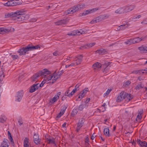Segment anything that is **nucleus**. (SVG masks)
Returning a JSON list of instances; mask_svg holds the SVG:
<instances>
[{"instance_id":"4be33fe9","label":"nucleus","mask_w":147,"mask_h":147,"mask_svg":"<svg viewBox=\"0 0 147 147\" xmlns=\"http://www.w3.org/2000/svg\"><path fill=\"white\" fill-rule=\"evenodd\" d=\"M146 46H142L138 48V49L141 52L146 53Z\"/></svg>"},{"instance_id":"37998d69","label":"nucleus","mask_w":147,"mask_h":147,"mask_svg":"<svg viewBox=\"0 0 147 147\" xmlns=\"http://www.w3.org/2000/svg\"><path fill=\"white\" fill-rule=\"evenodd\" d=\"M95 44V43L94 42H93L92 43H90V44H87L86 45V46L89 47H93Z\"/></svg>"},{"instance_id":"6e6552de","label":"nucleus","mask_w":147,"mask_h":147,"mask_svg":"<svg viewBox=\"0 0 147 147\" xmlns=\"http://www.w3.org/2000/svg\"><path fill=\"white\" fill-rule=\"evenodd\" d=\"M83 57V56L82 55H80L76 57V58H77V59L74 61L76 65H79L81 63L82 61Z\"/></svg>"},{"instance_id":"7c9ffc66","label":"nucleus","mask_w":147,"mask_h":147,"mask_svg":"<svg viewBox=\"0 0 147 147\" xmlns=\"http://www.w3.org/2000/svg\"><path fill=\"white\" fill-rule=\"evenodd\" d=\"M78 110L77 109H74L71 113V115L72 117H74L75 115H76L78 112Z\"/></svg>"},{"instance_id":"6e6d98bb","label":"nucleus","mask_w":147,"mask_h":147,"mask_svg":"<svg viewBox=\"0 0 147 147\" xmlns=\"http://www.w3.org/2000/svg\"><path fill=\"white\" fill-rule=\"evenodd\" d=\"M70 66L73 67L76 66V63L74 62H73L71 63L70 64Z\"/></svg>"},{"instance_id":"338daca9","label":"nucleus","mask_w":147,"mask_h":147,"mask_svg":"<svg viewBox=\"0 0 147 147\" xmlns=\"http://www.w3.org/2000/svg\"><path fill=\"white\" fill-rule=\"evenodd\" d=\"M131 83V82L129 81H127L125 83V84L127 85H129Z\"/></svg>"},{"instance_id":"6ab92c4d","label":"nucleus","mask_w":147,"mask_h":147,"mask_svg":"<svg viewBox=\"0 0 147 147\" xmlns=\"http://www.w3.org/2000/svg\"><path fill=\"white\" fill-rule=\"evenodd\" d=\"M135 7V6L134 5H130L129 6L125 7L124 9V12H126L129 11L133 10Z\"/></svg>"},{"instance_id":"c85d7f7f","label":"nucleus","mask_w":147,"mask_h":147,"mask_svg":"<svg viewBox=\"0 0 147 147\" xmlns=\"http://www.w3.org/2000/svg\"><path fill=\"white\" fill-rule=\"evenodd\" d=\"M9 30H7V29H5L3 28H0V34H3L5 32H8Z\"/></svg>"},{"instance_id":"e2e57ef3","label":"nucleus","mask_w":147,"mask_h":147,"mask_svg":"<svg viewBox=\"0 0 147 147\" xmlns=\"http://www.w3.org/2000/svg\"><path fill=\"white\" fill-rule=\"evenodd\" d=\"M85 94L84 93H83V92H82V93H80L79 95L81 96L82 98H83Z\"/></svg>"},{"instance_id":"f8f14e48","label":"nucleus","mask_w":147,"mask_h":147,"mask_svg":"<svg viewBox=\"0 0 147 147\" xmlns=\"http://www.w3.org/2000/svg\"><path fill=\"white\" fill-rule=\"evenodd\" d=\"M9 144V142L7 139H4L3 141L1 143L0 147H8Z\"/></svg>"},{"instance_id":"20e7f679","label":"nucleus","mask_w":147,"mask_h":147,"mask_svg":"<svg viewBox=\"0 0 147 147\" xmlns=\"http://www.w3.org/2000/svg\"><path fill=\"white\" fill-rule=\"evenodd\" d=\"M126 93L124 92H121L117 98V101L120 102L123 100L126 97Z\"/></svg>"},{"instance_id":"473e14b6","label":"nucleus","mask_w":147,"mask_h":147,"mask_svg":"<svg viewBox=\"0 0 147 147\" xmlns=\"http://www.w3.org/2000/svg\"><path fill=\"white\" fill-rule=\"evenodd\" d=\"M97 22L102 21L103 20V17L102 15L96 18Z\"/></svg>"},{"instance_id":"5fc2aeb1","label":"nucleus","mask_w":147,"mask_h":147,"mask_svg":"<svg viewBox=\"0 0 147 147\" xmlns=\"http://www.w3.org/2000/svg\"><path fill=\"white\" fill-rule=\"evenodd\" d=\"M53 54L54 56H58L59 55V54L58 53V52L57 51L54 52Z\"/></svg>"},{"instance_id":"ea45409f","label":"nucleus","mask_w":147,"mask_h":147,"mask_svg":"<svg viewBox=\"0 0 147 147\" xmlns=\"http://www.w3.org/2000/svg\"><path fill=\"white\" fill-rule=\"evenodd\" d=\"M143 87L141 85H138L135 87V89L136 90H139L141 88H143Z\"/></svg>"},{"instance_id":"2eb2a0df","label":"nucleus","mask_w":147,"mask_h":147,"mask_svg":"<svg viewBox=\"0 0 147 147\" xmlns=\"http://www.w3.org/2000/svg\"><path fill=\"white\" fill-rule=\"evenodd\" d=\"M17 100L18 102H20L23 96V92L22 91H20L17 92Z\"/></svg>"},{"instance_id":"49530a36","label":"nucleus","mask_w":147,"mask_h":147,"mask_svg":"<svg viewBox=\"0 0 147 147\" xmlns=\"http://www.w3.org/2000/svg\"><path fill=\"white\" fill-rule=\"evenodd\" d=\"M63 114H61V112H60L56 117V120H57Z\"/></svg>"},{"instance_id":"9b49d317","label":"nucleus","mask_w":147,"mask_h":147,"mask_svg":"<svg viewBox=\"0 0 147 147\" xmlns=\"http://www.w3.org/2000/svg\"><path fill=\"white\" fill-rule=\"evenodd\" d=\"M61 92H59L57 95H55V96L50 100V102L51 103H53L56 101L59 98V96L60 95Z\"/></svg>"},{"instance_id":"69168bd1","label":"nucleus","mask_w":147,"mask_h":147,"mask_svg":"<svg viewBox=\"0 0 147 147\" xmlns=\"http://www.w3.org/2000/svg\"><path fill=\"white\" fill-rule=\"evenodd\" d=\"M137 142L138 144H139L141 146V143L142 142L140 140H138L137 141Z\"/></svg>"},{"instance_id":"aec40b11","label":"nucleus","mask_w":147,"mask_h":147,"mask_svg":"<svg viewBox=\"0 0 147 147\" xmlns=\"http://www.w3.org/2000/svg\"><path fill=\"white\" fill-rule=\"evenodd\" d=\"M63 73V70H61L60 71H59L57 73H54L55 77H56V79L57 80L61 75Z\"/></svg>"},{"instance_id":"1a4fd4ad","label":"nucleus","mask_w":147,"mask_h":147,"mask_svg":"<svg viewBox=\"0 0 147 147\" xmlns=\"http://www.w3.org/2000/svg\"><path fill=\"white\" fill-rule=\"evenodd\" d=\"M97 9L96 8L90 10H87L85 11V12H84L80 14V16H82L84 15L85 16L87 15L89 13H92L93 12H94L97 10Z\"/></svg>"},{"instance_id":"b1692460","label":"nucleus","mask_w":147,"mask_h":147,"mask_svg":"<svg viewBox=\"0 0 147 147\" xmlns=\"http://www.w3.org/2000/svg\"><path fill=\"white\" fill-rule=\"evenodd\" d=\"M6 6H10L14 5L13 1H8L7 3L4 4Z\"/></svg>"},{"instance_id":"052dcab7","label":"nucleus","mask_w":147,"mask_h":147,"mask_svg":"<svg viewBox=\"0 0 147 147\" xmlns=\"http://www.w3.org/2000/svg\"><path fill=\"white\" fill-rule=\"evenodd\" d=\"M69 90L68 89L67 90V91L65 93V95L66 96H67L68 94H69Z\"/></svg>"},{"instance_id":"9d476101","label":"nucleus","mask_w":147,"mask_h":147,"mask_svg":"<svg viewBox=\"0 0 147 147\" xmlns=\"http://www.w3.org/2000/svg\"><path fill=\"white\" fill-rule=\"evenodd\" d=\"M34 142L37 145L40 144V140L39 138V136L38 134H35L33 137Z\"/></svg>"},{"instance_id":"39448f33","label":"nucleus","mask_w":147,"mask_h":147,"mask_svg":"<svg viewBox=\"0 0 147 147\" xmlns=\"http://www.w3.org/2000/svg\"><path fill=\"white\" fill-rule=\"evenodd\" d=\"M28 51H29V50L27 46L25 47H23L22 49H20L18 51V52L19 53L20 55H25L26 53H28Z\"/></svg>"},{"instance_id":"bf43d9fd","label":"nucleus","mask_w":147,"mask_h":147,"mask_svg":"<svg viewBox=\"0 0 147 147\" xmlns=\"http://www.w3.org/2000/svg\"><path fill=\"white\" fill-rule=\"evenodd\" d=\"M74 93L72 91L71 92V93H69L68 95V96L69 97H71Z\"/></svg>"},{"instance_id":"393cba45","label":"nucleus","mask_w":147,"mask_h":147,"mask_svg":"<svg viewBox=\"0 0 147 147\" xmlns=\"http://www.w3.org/2000/svg\"><path fill=\"white\" fill-rule=\"evenodd\" d=\"M104 132L105 136L108 137L109 136V129L108 128H105L104 130Z\"/></svg>"},{"instance_id":"f03ea898","label":"nucleus","mask_w":147,"mask_h":147,"mask_svg":"<svg viewBox=\"0 0 147 147\" xmlns=\"http://www.w3.org/2000/svg\"><path fill=\"white\" fill-rule=\"evenodd\" d=\"M19 12V15L17 14L16 16H15L14 19L18 22H21L24 20L25 19L24 16L25 12V11L24 9H20L16 11V13Z\"/></svg>"},{"instance_id":"680f3d73","label":"nucleus","mask_w":147,"mask_h":147,"mask_svg":"<svg viewBox=\"0 0 147 147\" xmlns=\"http://www.w3.org/2000/svg\"><path fill=\"white\" fill-rule=\"evenodd\" d=\"M141 118L142 117H141L140 115H138L136 118V120H137V119L140 120L141 119Z\"/></svg>"},{"instance_id":"412c9836","label":"nucleus","mask_w":147,"mask_h":147,"mask_svg":"<svg viewBox=\"0 0 147 147\" xmlns=\"http://www.w3.org/2000/svg\"><path fill=\"white\" fill-rule=\"evenodd\" d=\"M96 52L98 53L99 54L103 55L106 52V51L105 49H101L99 50H98L96 51Z\"/></svg>"},{"instance_id":"0e129e2a","label":"nucleus","mask_w":147,"mask_h":147,"mask_svg":"<svg viewBox=\"0 0 147 147\" xmlns=\"http://www.w3.org/2000/svg\"><path fill=\"white\" fill-rule=\"evenodd\" d=\"M86 45H84V46H82V47H81L80 48V49H86Z\"/></svg>"},{"instance_id":"a211bd4d","label":"nucleus","mask_w":147,"mask_h":147,"mask_svg":"<svg viewBox=\"0 0 147 147\" xmlns=\"http://www.w3.org/2000/svg\"><path fill=\"white\" fill-rule=\"evenodd\" d=\"M29 51H31L35 49H38V48H40V47L38 45L35 46H30V45H28Z\"/></svg>"},{"instance_id":"774afa93","label":"nucleus","mask_w":147,"mask_h":147,"mask_svg":"<svg viewBox=\"0 0 147 147\" xmlns=\"http://www.w3.org/2000/svg\"><path fill=\"white\" fill-rule=\"evenodd\" d=\"M24 147H29V145L27 143H24Z\"/></svg>"},{"instance_id":"f704fd0d","label":"nucleus","mask_w":147,"mask_h":147,"mask_svg":"<svg viewBox=\"0 0 147 147\" xmlns=\"http://www.w3.org/2000/svg\"><path fill=\"white\" fill-rule=\"evenodd\" d=\"M128 26L127 24H124L121 25V26H122L121 28V30H123L125 28H127Z\"/></svg>"},{"instance_id":"a878e982","label":"nucleus","mask_w":147,"mask_h":147,"mask_svg":"<svg viewBox=\"0 0 147 147\" xmlns=\"http://www.w3.org/2000/svg\"><path fill=\"white\" fill-rule=\"evenodd\" d=\"M124 12H124V9L123 10V9L122 8L118 9L115 11V13L119 14H121Z\"/></svg>"},{"instance_id":"f257e3e1","label":"nucleus","mask_w":147,"mask_h":147,"mask_svg":"<svg viewBox=\"0 0 147 147\" xmlns=\"http://www.w3.org/2000/svg\"><path fill=\"white\" fill-rule=\"evenodd\" d=\"M49 73L50 72L48 69H45L42 70L39 72L38 73H36L33 75L31 78L32 81L33 82L36 81L37 80L38 78L39 77H42L43 76H46L47 74H49Z\"/></svg>"},{"instance_id":"8fccbe9b","label":"nucleus","mask_w":147,"mask_h":147,"mask_svg":"<svg viewBox=\"0 0 147 147\" xmlns=\"http://www.w3.org/2000/svg\"><path fill=\"white\" fill-rule=\"evenodd\" d=\"M86 32L82 30V29L80 30V31L78 30V34H82L85 33Z\"/></svg>"},{"instance_id":"c756f323","label":"nucleus","mask_w":147,"mask_h":147,"mask_svg":"<svg viewBox=\"0 0 147 147\" xmlns=\"http://www.w3.org/2000/svg\"><path fill=\"white\" fill-rule=\"evenodd\" d=\"M126 97L128 99L129 101H130L133 98V96L130 94H127L126 93Z\"/></svg>"},{"instance_id":"79ce46f5","label":"nucleus","mask_w":147,"mask_h":147,"mask_svg":"<svg viewBox=\"0 0 147 147\" xmlns=\"http://www.w3.org/2000/svg\"><path fill=\"white\" fill-rule=\"evenodd\" d=\"M141 146L142 147H147V143L145 141L142 142L141 143Z\"/></svg>"},{"instance_id":"e433bc0d","label":"nucleus","mask_w":147,"mask_h":147,"mask_svg":"<svg viewBox=\"0 0 147 147\" xmlns=\"http://www.w3.org/2000/svg\"><path fill=\"white\" fill-rule=\"evenodd\" d=\"M126 45H131L133 44L131 39H129L127 40L126 41L124 42Z\"/></svg>"},{"instance_id":"13d9d810","label":"nucleus","mask_w":147,"mask_h":147,"mask_svg":"<svg viewBox=\"0 0 147 147\" xmlns=\"http://www.w3.org/2000/svg\"><path fill=\"white\" fill-rule=\"evenodd\" d=\"M103 17V20L105 19H107L109 18V16L107 15L102 16Z\"/></svg>"},{"instance_id":"4c0bfd02","label":"nucleus","mask_w":147,"mask_h":147,"mask_svg":"<svg viewBox=\"0 0 147 147\" xmlns=\"http://www.w3.org/2000/svg\"><path fill=\"white\" fill-rule=\"evenodd\" d=\"M112 89H108L107 90L106 92V93H105L104 94V95L105 96H104V97H105V96H107L108 94L110 93V92L111 91Z\"/></svg>"},{"instance_id":"423d86ee","label":"nucleus","mask_w":147,"mask_h":147,"mask_svg":"<svg viewBox=\"0 0 147 147\" xmlns=\"http://www.w3.org/2000/svg\"><path fill=\"white\" fill-rule=\"evenodd\" d=\"M84 121V119H82L81 120H80L79 121L78 123L77 124V127H76V131L77 132H78L79 131L80 129L83 126Z\"/></svg>"},{"instance_id":"4468645a","label":"nucleus","mask_w":147,"mask_h":147,"mask_svg":"<svg viewBox=\"0 0 147 147\" xmlns=\"http://www.w3.org/2000/svg\"><path fill=\"white\" fill-rule=\"evenodd\" d=\"M19 12H18V13H16V12H12L9 13H8L7 15H5V17L6 18H8L9 17L13 18L15 16H16L17 14L19 15Z\"/></svg>"},{"instance_id":"a18cd8bd","label":"nucleus","mask_w":147,"mask_h":147,"mask_svg":"<svg viewBox=\"0 0 147 147\" xmlns=\"http://www.w3.org/2000/svg\"><path fill=\"white\" fill-rule=\"evenodd\" d=\"M11 57L13 60L16 59L18 57V55H12Z\"/></svg>"},{"instance_id":"c9c22d12","label":"nucleus","mask_w":147,"mask_h":147,"mask_svg":"<svg viewBox=\"0 0 147 147\" xmlns=\"http://www.w3.org/2000/svg\"><path fill=\"white\" fill-rule=\"evenodd\" d=\"M71 32L72 34H73V36L80 35V34H78V30H74Z\"/></svg>"},{"instance_id":"72a5a7b5","label":"nucleus","mask_w":147,"mask_h":147,"mask_svg":"<svg viewBox=\"0 0 147 147\" xmlns=\"http://www.w3.org/2000/svg\"><path fill=\"white\" fill-rule=\"evenodd\" d=\"M74 12L73 11V9H72L71 8L67 11H66L65 13L66 15H68L71 13H73Z\"/></svg>"},{"instance_id":"0eeeda50","label":"nucleus","mask_w":147,"mask_h":147,"mask_svg":"<svg viewBox=\"0 0 147 147\" xmlns=\"http://www.w3.org/2000/svg\"><path fill=\"white\" fill-rule=\"evenodd\" d=\"M68 22V20L67 19H63L55 22V24L56 25H62L67 24Z\"/></svg>"},{"instance_id":"3c124183","label":"nucleus","mask_w":147,"mask_h":147,"mask_svg":"<svg viewBox=\"0 0 147 147\" xmlns=\"http://www.w3.org/2000/svg\"><path fill=\"white\" fill-rule=\"evenodd\" d=\"M88 91V88H86L82 91V92H83V93H84V94H86Z\"/></svg>"},{"instance_id":"58836bf2","label":"nucleus","mask_w":147,"mask_h":147,"mask_svg":"<svg viewBox=\"0 0 147 147\" xmlns=\"http://www.w3.org/2000/svg\"><path fill=\"white\" fill-rule=\"evenodd\" d=\"M67 108V107L66 106H64L63 108L61 110V111L60 112H61V113L63 114V115Z\"/></svg>"},{"instance_id":"bb28decb","label":"nucleus","mask_w":147,"mask_h":147,"mask_svg":"<svg viewBox=\"0 0 147 147\" xmlns=\"http://www.w3.org/2000/svg\"><path fill=\"white\" fill-rule=\"evenodd\" d=\"M111 63L110 62H106L104 64L102 65V68L105 70L106 68L108 67Z\"/></svg>"},{"instance_id":"5701e85b","label":"nucleus","mask_w":147,"mask_h":147,"mask_svg":"<svg viewBox=\"0 0 147 147\" xmlns=\"http://www.w3.org/2000/svg\"><path fill=\"white\" fill-rule=\"evenodd\" d=\"M86 7V5L84 3L78 4L77 5V7L79 10H81L84 8Z\"/></svg>"},{"instance_id":"ddd939ff","label":"nucleus","mask_w":147,"mask_h":147,"mask_svg":"<svg viewBox=\"0 0 147 147\" xmlns=\"http://www.w3.org/2000/svg\"><path fill=\"white\" fill-rule=\"evenodd\" d=\"M38 84H33L31 87V88L29 90V92H34L35 90H37L39 87Z\"/></svg>"},{"instance_id":"864d4df0","label":"nucleus","mask_w":147,"mask_h":147,"mask_svg":"<svg viewBox=\"0 0 147 147\" xmlns=\"http://www.w3.org/2000/svg\"><path fill=\"white\" fill-rule=\"evenodd\" d=\"M5 77V75L2 74L1 75H0V80H2L3 78H4Z\"/></svg>"},{"instance_id":"4d7b16f0","label":"nucleus","mask_w":147,"mask_h":147,"mask_svg":"<svg viewBox=\"0 0 147 147\" xmlns=\"http://www.w3.org/2000/svg\"><path fill=\"white\" fill-rule=\"evenodd\" d=\"M18 123L20 125H22L23 123L22 120V119H20L18 121Z\"/></svg>"},{"instance_id":"dca6fc26","label":"nucleus","mask_w":147,"mask_h":147,"mask_svg":"<svg viewBox=\"0 0 147 147\" xmlns=\"http://www.w3.org/2000/svg\"><path fill=\"white\" fill-rule=\"evenodd\" d=\"M101 66L102 65L101 64L99 63L98 62H96L93 64L92 65V67L94 69L98 70L101 68Z\"/></svg>"},{"instance_id":"de8ad7c7","label":"nucleus","mask_w":147,"mask_h":147,"mask_svg":"<svg viewBox=\"0 0 147 147\" xmlns=\"http://www.w3.org/2000/svg\"><path fill=\"white\" fill-rule=\"evenodd\" d=\"M29 142V139L27 138H26L24 140V143H27L28 144Z\"/></svg>"},{"instance_id":"09e8293b","label":"nucleus","mask_w":147,"mask_h":147,"mask_svg":"<svg viewBox=\"0 0 147 147\" xmlns=\"http://www.w3.org/2000/svg\"><path fill=\"white\" fill-rule=\"evenodd\" d=\"M77 5L76 6H74L73 7L72 9H73V12H76L78 10V9H77Z\"/></svg>"},{"instance_id":"7ed1b4c3","label":"nucleus","mask_w":147,"mask_h":147,"mask_svg":"<svg viewBox=\"0 0 147 147\" xmlns=\"http://www.w3.org/2000/svg\"><path fill=\"white\" fill-rule=\"evenodd\" d=\"M50 73L49 74H47L46 76H43L42 77H44L45 78V80H46L47 81H49L51 80L52 81H51L50 82L52 83H53L55 82L57 80L56 79V77L54 73H53L52 75H51L50 74L51 73V72L49 71Z\"/></svg>"},{"instance_id":"cd10ccee","label":"nucleus","mask_w":147,"mask_h":147,"mask_svg":"<svg viewBox=\"0 0 147 147\" xmlns=\"http://www.w3.org/2000/svg\"><path fill=\"white\" fill-rule=\"evenodd\" d=\"M132 44L138 43L139 42V37H137L131 39Z\"/></svg>"},{"instance_id":"603ef678","label":"nucleus","mask_w":147,"mask_h":147,"mask_svg":"<svg viewBox=\"0 0 147 147\" xmlns=\"http://www.w3.org/2000/svg\"><path fill=\"white\" fill-rule=\"evenodd\" d=\"M84 109V106L82 105H80L79 107V110L80 111Z\"/></svg>"},{"instance_id":"a19ab883","label":"nucleus","mask_w":147,"mask_h":147,"mask_svg":"<svg viewBox=\"0 0 147 147\" xmlns=\"http://www.w3.org/2000/svg\"><path fill=\"white\" fill-rule=\"evenodd\" d=\"M89 142V138L88 136H86L85 138V142L86 145H88L89 144L88 142Z\"/></svg>"},{"instance_id":"f3484780","label":"nucleus","mask_w":147,"mask_h":147,"mask_svg":"<svg viewBox=\"0 0 147 147\" xmlns=\"http://www.w3.org/2000/svg\"><path fill=\"white\" fill-rule=\"evenodd\" d=\"M46 139L48 144H54L55 145H56L55 144V139L52 137H49V138H47Z\"/></svg>"},{"instance_id":"2f4dec72","label":"nucleus","mask_w":147,"mask_h":147,"mask_svg":"<svg viewBox=\"0 0 147 147\" xmlns=\"http://www.w3.org/2000/svg\"><path fill=\"white\" fill-rule=\"evenodd\" d=\"M142 71V69L133 71H132L131 73L134 74H139L140 75L141 74V72Z\"/></svg>"},{"instance_id":"c03bdc74","label":"nucleus","mask_w":147,"mask_h":147,"mask_svg":"<svg viewBox=\"0 0 147 147\" xmlns=\"http://www.w3.org/2000/svg\"><path fill=\"white\" fill-rule=\"evenodd\" d=\"M98 22L96 18L93 19L90 22V23L91 24H93Z\"/></svg>"}]
</instances>
